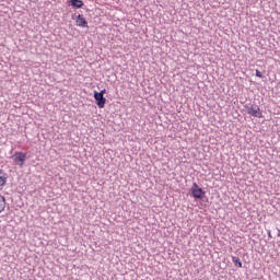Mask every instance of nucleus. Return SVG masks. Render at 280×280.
<instances>
[{
    "label": "nucleus",
    "mask_w": 280,
    "mask_h": 280,
    "mask_svg": "<svg viewBox=\"0 0 280 280\" xmlns=\"http://www.w3.org/2000/svg\"><path fill=\"white\" fill-rule=\"evenodd\" d=\"M190 194L195 200H203L206 196V191L200 188L196 183L192 184L190 188Z\"/></svg>",
    "instance_id": "obj_1"
},
{
    "label": "nucleus",
    "mask_w": 280,
    "mask_h": 280,
    "mask_svg": "<svg viewBox=\"0 0 280 280\" xmlns=\"http://www.w3.org/2000/svg\"><path fill=\"white\" fill-rule=\"evenodd\" d=\"M245 108L247 110V115H250L252 117H258V119H261V117H264V114L259 108V105H245Z\"/></svg>",
    "instance_id": "obj_2"
},
{
    "label": "nucleus",
    "mask_w": 280,
    "mask_h": 280,
    "mask_svg": "<svg viewBox=\"0 0 280 280\" xmlns=\"http://www.w3.org/2000/svg\"><path fill=\"white\" fill-rule=\"evenodd\" d=\"M25 159H27V154L23 152H15L12 155V160L14 161L15 165H19L22 167V165L25 163Z\"/></svg>",
    "instance_id": "obj_3"
},
{
    "label": "nucleus",
    "mask_w": 280,
    "mask_h": 280,
    "mask_svg": "<svg viewBox=\"0 0 280 280\" xmlns=\"http://www.w3.org/2000/svg\"><path fill=\"white\" fill-rule=\"evenodd\" d=\"M94 100L98 108H104V106H106V97H104L102 94H97V91L94 92Z\"/></svg>",
    "instance_id": "obj_4"
},
{
    "label": "nucleus",
    "mask_w": 280,
    "mask_h": 280,
    "mask_svg": "<svg viewBox=\"0 0 280 280\" xmlns=\"http://www.w3.org/2000/svg\"><path fill=\"white\" fill-rule=\"evenodd\" d=\"M75 25L77 27H89V22H86V19H84V15L79 14L75 18Z\"/></svg>",
    "instance_id": "obj_5"
},
{
    "label": "nucleus",
    "mask_w": 280,
    "mask_h": 280,
    "mask_svg": "<svg viewBox=\"0 0 280 280\" xmlns=\"http://www.w3.org/2000/svg\"><path fill=\"white\" fill-rule=\"evenodd\" d=\"M5 183H8V175L3 170H0V191L5 187Z\"/></svg>",
    "instance_id": "obj_6"
},
{
    "label": "nucleus",
    "mask_w": 280,
    "mask_h": 280,
    "mask_svg": "<svg viewBox=\"0 0 280 280\" xmlns=\"http://www.w3.org/2000/svg\"><path fill=\"white\" fill-rule=\"evenodd\" d=\"M72 8L80 9L82 5H84V2L82 0H71L70 1Z\"/></svg>",
    "instance_id": "obj_7"
},
{
    "label": "nucleus",
    "mask_w": 280,
    "mask_h": 280,
    "mask_svg": "<svg viewBox=\"0 0 280 280\" xmlns=\"http://www.w3.org/2000/svg\"><path fill=\"white\" fill-rule=\"evenodd\" d=\"M5 211V197L0 195V213H3Z\"/></svg>",
    "instance_id": "obj_8"
},
{
    "label": "nucleus",
    "mask_w": 280,
    "mask_h": 280,
    "mask_svg": "<svg viewBox=\"0 0 280 280\" xmlns=\"http://www.w3.org/2000/svg\"><path fill=\"white\" fill-rule=\"evenodd\" d=\"M232 261H233L234 266H236L237 268H242V260H240V257L232 256Z\"/></svg>",
    "instance_id": "obj_9"
},
{
    "label": "nucleus",
    "mask_w": 280,
    "mask_h": 280,
    "mask_svg": "<svg viewBox=\"0 0 280 280\" xmlns=\"http://www.w3.org/2000/svg\"><path fill=\"white\" fill-rule=\"evenodd\" d=\"M256 77H257V78H266V77L264 75V72H261V71H256Z\"/></svg>",
    "instance_id": "obj_10"
},
{
    "label": "nucleus",
    "mask_w": 280,
    "mask_h": 280,
    "mask_svg": "<svg viewBox=\"0 0 280 280\" xmlns=\"http://www.w3.org/2000/svg\"><path fill=\"white\" fill-rule=\"evenodd\" d=\"M106 93V90H102L101 92H97V94H102V96L104 97V94Z\"/></svg>",
    "instance_id": "obj_11"
},
{
    "label": "nucleus",
    "mask_w": 280,
    "mask_h": 280,
    "mask_svg": "<svg viewBox=\"0 0 280 280\" xmlns=\"http://www.w3.org/2000/svg\"><path fill=\"white\" fill-rule=\"evenodd\" d=\"M268 237H272V234L270 233V231H268Z\"/></svg>",
    "instance_id": "obj_12"
},
{
    "label": "nucleus",
    "mask_w": 280,
    "mask_h": 280,
    "mask_svg": "<svg viewBox=\"0 0 280 280\" xmlns=\"http://www.w3.org/2000/svg\"><path fill=\"white\" fill-rule=\"evenodd\" d=\"M278 237H280V230H278Z\"/></svg>",
    "instance_id": "obj_13"
}]
</instances>
